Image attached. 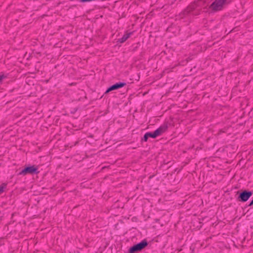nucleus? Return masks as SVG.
Segmentation results:
<instances>
[{"label": "nucleus", "mask_w": 253, "mask_h": 253, "mask_svg": "<svg viewBox=\"0 0 253 253\" xmlns=\"http://www.w3.org/2000/svg\"><path fill=\"white\" fill-rule=\"evenodd\" d=\"M126 84L125 83H116L113 85L111 86L108 89L106 90V93L110 92L111 91L117 89L119 88L122 87L124 86Z\"/></svg>", "instance_id": "obj_6"}, {"label": "nucleus", "mask_w": 253, "mask_h": 253, "mask_svg": "<svg viewBox=\"0 0 253 253\" xmlns=\"http://www.w3.org/2000/svg\"><path fill=\"white\" fill-rule=\"evenodd\" d=\"M6 184H2L0 186V194L3 192L4 188L6 187Z\"/></svg>", "instance_id": "obj_8"}, {"label": "nucleus", "mask_w": 253, "mask_h": 253, "mask_svg": "<svg viewBox=\"0 0 253 253\" xmlns=\"http://www.w3.org/2000/svg\"><path fill=\"white\" fill-rule=\"evenodd\" d=\"M148 245V243L145 240H143L140 243L134 245L129 249V253H134L144 249Z\"/></svg>", "instance_id": "obj_3"}, {"label": "nucleus", "mask_w": 253, "mask_h": 253, "mask_svg": "<svg viewBox=\"0 0 253 253\" xmlns=\"http://www.w3.org/2000/svg\"><path fill=\"white\" fill-rule=\"evenodd\" d=\"M252 195V192L251 191H244L241 193L239 198L240 199V201L242 202L247 201L250 197Z\"/></svg>", "instance_id": "obj_5"}, {"label": "nucleus", "mask_w": 253, "mask_h": 253, "mask_svg": "<svg viewBox=\"0 0 253 253\" xmlns=\"http://www.w3.org/2000/svg\"><path fill=\"white\" fill-rule=\"evenodd\" d=\"M197 4L196 3H194V4H192L190 6V9H194L196 6Z\"/></svg>", "instance_id": "obj_11"}, {"label": "nucleus", "mask_w": 253, "mask_h": 253, "mask_svg": "<svg viewBox=\"0 0 253 253\" xmlns=\"http://www.w3.org/2000/svg\"><path fill=\"white\" fill-rule=\"evenodd\" d=\"M229 0H214L208 7V9L211 12H216L221 10L225 4L228 3Z\"/></svg>", "instance_id": "obj_1"}, {"label": "nucleus", "mask_w": 253, "mask_h": 253, "mask_svg": "<svg viewBox=\"0 0 253 253\" xmlns=\"http://www.w3.org/2000/svg\"><path fill=\"white\" fill-rule=\"evenodd\" d=\"M37 171L38 169L35 166H32L25 168L19 173V174L25 175L28 173L33 174L37 173Z\"/></svg>", "instance_id": "obj_4"}, {"label": "nucleus", "mask_w": 253, "mask_h": 253, "mask_svg": "<svg viewBox=\"0 0 253 253\" xmlns=\"http://www.w3.org/2000/svg\"><path fill=\"white\" fill-rule=\"evenodd\" d=\"M168 128L167 125H163L160 126L158 129L153 132H147L149 137L155 138L158 136L161 135L166 131Z\"/></svg>", "instance_id": "obj_2"}, {"label": "nucleus", "mask_w": 253, "mask_h": 253, "mask_svg": "<svg viewBox=\"0 0 253 253\" xmlns=\"http://www.w3.org/2000/svg\"><path fill=\"white\" fill-rule=\"evenodd\" d=\"M131 33L130 32V33H126L123 36L122 38H120L119 39V41L121 42V43H123L125 41H126L128 39V38L130 36V35H131Z\"/></svg>", "instance_id": "obj_7"}, {"label": "nucleus", "mask_w": 253, "mask_h": 253, "mask_svg": "<svg viewBox=\"0 0 253 253\" xmlns=\"http://www.w3.org/2000/svg\"><path fill=\"white\" fill-rule=\"evenodd\" d=\"M6 76L4 75L2 73H0V83H1L3 79L6 78Z\"/></svg>", "instance_id": "obj_9"}, {"label": "nucleus", "mask_w": 253, "mask_h": 253, "mask_svg": "<svg viewBox=\"0 0 253 253\" xmlns=\"http://www.w3.org/2000/svg\"><path fill=\"white\" fill-rule=\"evenodd\" d=\"M148 137H149V136H148V133L147 132V133H146L145 134V135H144L142 140L146 142V141H147Z\"/></svg>", "instance_id": "obj_10"}]
</instances>
